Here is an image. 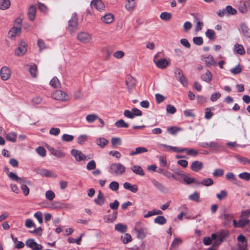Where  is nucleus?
Segmentation results:
<instances>
[{"instance_id":"f257e3e1","label":"nucleus","mask_w":250,"mask_h":250,"mask_svg":"<svg viewBox=\"0 0 250 250\" xmlns=\"http://www.w3.org/2000/svg\"><path fill=\"white\" fill-rule=\"evenodd\" d=\"M227 232L222 231L218 234L213 233L210 237H205L203 239L204 244L206 245H209L213 242V246H218L223 241V239L227 235Z\"/></svg>"},{"instance_id":"f03ea898","label":"nucleus","mask_w":250,"mask_h":250,"mask_svg":"<svg viewBox=\"0 0 250 250\" xmlns=\"http://www.w3.org/2000/svg\"><path fill=\"white\" fill-rule=\"evenodd\" d=\"M125 167L119 163H113L109 167V172L113 175H123L125 173Z\"/></svg>"},{"instance_id":"7ed1b4c3","label":"nucleus","mask_w":250,"mask_h":250,"mask_svg":"<svg viewBox=\"0 0 250 250\" xmlns=\"http://www.w3.org/2000/svg\"><path fill=\"white\" fill-rule=\"evenodd\" d=\"M134 229L137 232V238L140 239H144L148 233L146 228L142 226V222H137L135 225Z\"/></svg>"},{"instance_id":"20e7f679","label":"nucleus","mask_w":250,"mask_h":250,"mask_svg":"<svg viewBox=\"0 0 250 250\" xmlns=\"http://www.w3.org/2000/svg\"><path fill=\"white\" fill-rule=\"evenodd\" d=\"M78 18L77 14L73 13L71 19L68 21L67 29L70 33H74L78 29Z\"/></svg>"},{"instance_id":"39448f33","label":"nucleus","mask_w":250,"mask_h":250,"mask_svg":"<svg viewBox=\"0 0 250 250\" xmlns=\"http://www.w3.org/2000/svg\"><path fill=\"white\" fill-rule=\"evenodd\" d=\"M51 96L54 99L63 102L69 101L70 100V96L61 90L54 91L52 93Z\"/></svg>"},{"instance_id":"423d86ee","label":"nucleus","mask_w":250,"mask_h":250,"mask_svg":"<svg viewBox=\"0 0 250 250\" xmlns=\"http://www.w3.org/2000/svg\"><path fill=\"white\" fill-rule=\"evenodd\" d=\"M77 39L83 43H88L92 40V35L86 32H81L77 34Z\"/></svg>"},{"instance_id":"0eeeda50","label":"nucleus","mask_w":250,"mask_h":250,"mask_svg":"<svg viewBox=\"0 0 250 250\" xmlns=\"http://www.w3.org/2000/svg\"><path fill=\"white\" fill-rule=\"evenodd\" d=\"M175 77L176 79L184 86H187L188 85V81L184 76L183 71L181 69L176 68L174 72Z\"/></svg>"},{"instance_id":"6e6552de","label":"nucleus","mask_w":250,"mask_h":250,"mask_svg":"<svg viewBox=\"0 0 250 250\" xmlns=\"http://www.w3.org/2000/svg\"><path fill=\"white\" fill-rule=\"evenodd\" d=\"M158 55L157 54L154 56L153 61L156 64V66L161 69L165 68L167 65L169 63V62L166 59H158Z\"/></svg>"},{"instance_id":"1a4fd4ad","label":"nucleus","mask_w":250,"mask_h":250,"mask_svg":"<svg viewBox=\"0 0 250 250\" xmlns=\"http://www.w3.org/2000/svg\"><path fill=\"white\" fill-rule=\"evenodd\" d=\"M25 244L27 247L32 249L33 250H41L42 248V246L41 245L37 243L33 239L27 240Z\"/></svg>"},{"instance_id":"9d476101","label":"nucleus","mask_w":250,"mask_h":250,"mask_svg":"<svg viewBox=\"0 0 250 250\" xmlns=\"http://www.w3.org/2000/svg\"><path fill=\"white\" fill-rule=\"evenodd\" d=\"M0 77L3 81H6L9 79L11 75L10 68L7 66H3L0 72Z\"/></svg>"},{"instance_id":"9b49d317","label":"nucleus","mask_w":250,"mask_h":250,"mask_svg":"<svg viewBox=\"0 0 250 250\" xmlns=\"http://www.w3.org/2000/svg\"><path fill=\"white\" fill-rule=\"evenodd\" d=\"M71 155L74 156L77 161H84L86 159V156L81 151L72 149L71 151Z\"/></svg>"},{"instance_id":"f8f14e48","label":"nucleus","mask_w":250,"mask_h":250,"mask_svg":"<svg viewBox=\"0 0 250 250\" xmlns=\"http://www.w3.org/2000/svg\"><path fill=\"white\" fill-rule=\"evenodd\" d=\"M21 28L20 27H13L8 33V38L11 40H15L16 36H19L21 33Z\"/></svg>"},{"instance_id":"ddd939ff","label":"nucleus","mask_w":250,"mask_h":250,"mask_svg":"<svg viewBox=\"0 0 250 250\" xmlns=\"http://www.w3.org/2000/svg\"><path fill=\"white\" fill-rule=\"evenodd\" d=\"M27 51L26 44L24 42H21L19 47L15 50V55L17 56H22Z\"/></svg>"},{"instance_id":"4468645a","label":"nucleus","mask_w":250,"mask_h":250,"mask_svg":"<svg viewBox=\"0 0 250 250\" xmlns=\"http://www.w3.org/2000/svg\"><path fill=\"white\" fill-rule=\"evenodd\" d=\"M7 175L12 180L17 182L19 184L27 182L26 178L19 177L16 174L13 172H8Z\"/></svg>"},{"instance_id":"2eb2a0df","label":"nucleus","mask_w":250,"mask_h":250,"mask_svg":"<svg viewBox=\"0 0 250 250\" xmlns=\"http://www.w3.org/2000/svg\"><path fill=\"white\" fill-rule=\"evenodd\" d=\"M192 15L193 16V18L196 22L195 30L196 31H199L201 30L204 26L203 22L200 21L202 18V16L198 14H192Z\"/></svg>"},{"instance_id":"dca6fc26","label":"nucleus","mask_w":250,"mask_h":250,"mask_svg":"<svg viewBox=\"0 0 250 250\" xmlns=\"http://www.w3.org/2000/svg\"><path fill=\"white\" fill-rule=\"evenodd\" d=\"M249 223L247 218H240L237 222L235 220H233V224L235 228H243Z\"/></svg>"},{"instance_id":"f3484780","label":"nucleus","mask_w":250,"mask_h":250,"mask_svg":"<svg viewBox=\"0 0 250 250\" xmlns=\"http://www.w3.org/2000/svg\"><path fill=\"white\" fill-rule=\"evenodd\" d=\"M126 84L129 89H132L136 85V80L131 75H127L125 81Z\"/></svg>"},{"instance_id":"a211bd4d","label":"nucleus","mask_w":250,"mask_h":250,"mask_svg":"<svg viewBox=\"0 0 250 250\" xmlns=\"http://www.w3.org/2000/svg\"><path fill=\"white\" fill-rule=\"evenodd\" d=\"M101 20L106 24H110L114 21V16L112 13H108L102 17Z\"/></svg>"},{"instance_id":"6ab92c4d","label":"nucleus","mask_w":250,"mask_h":250,"mask_svg":"<svg viewBox=\"0 0 250 250\" xmlns=\"http://www.w3.org/2000/svg\"><path fill=\"white\" fill-rule=\"evenodd\" d=\"M105 202V198L101 192V191L99 190L98 192V195L97 197L94 199V202L98 205L102 206L104 205Z\"/></svg>"},{"instance_id":"aec40b11","label":"nucleus","mask_w":250,"mask_h":250,"mask_svg":"<svg viewBox=\"0 0 250 250\" xmlns=\"http://www.w3.org/2000/svg\"><path fill=\"white\" fill-rule=\"evenodd\" d=\"M91 6L95 7L97 10H104L105 6L101 0H93L91 2Z\"/></svg>"},{"instance_id":"412c9836","label":"nucleus","mask_w":250,"mask_h":250,"mask_svg":"<svg viewBox=\"0 0 250 250\" xmlns=\"http://www.w3.org/2000/svg\"><path fill=\"white\" fill-rule=\"evenodd\" d=\"M203 167V163L199 161H193L191 165V169L194 171H198Z\"/></svg>"},{"instance_id":"4be33fe9","label":"nucleus","mask_w":250,"mask_h":250,"mask_svg":"<svg viewBox=\"0 0 250 250\" xmlns=\"http://www.w3.org/2000/svg\"><path fill=\"white\" fill-rule=\"evenodd\" d=\"M240 28L243 35L248 38L249 42H250V29L244 23L241 24Z\"/></svg>"},{"instance_id":"5701e85b","label":"nucleus","mask_w":250,"mask_h":250,"mask_svg":"<svg viewBox=\"0 0 250 250\" xmlns=\"http://www.w3.org/2000/svg\"><path fill=\"white\" fill-rule=\"evenodd\" d=\"M117 211H114L112 215H105L104 217V222L107 223H113L117 219Z\"/></svg>"},{"instance_id":"b1692460","label":"nucleus","mask_w":250,"mask_h":250,"mask_svg":"<svg viewBox=\"0 0 250 250\" xmlns=\"http://www.w3.org/2000/svg\"><path fill=\"white\" fill-rule=\"evenodd\" d=\"M38 173L42 176H45L46 177H56L57 175L52 173L49 170L46 169H41L38 172Z\"/></svg>"},{"instance_id":"393cba45","label":"nucleus","mask_w":250,"mask_h":250,"mask_svg":"<svg viewBox=\"0 0 250 250\" xmlns=\"http://www.w3.org/2000/svg\"><path fill=\"white\" fill-rule=\"evenodd\" d=\"M124 188L127 190H128L133 193H136L138 191V187L136 185H132L129 183L125 182L124 184Z\"/></svg>"},{"instance_id":"a878e982","label":"nucleus","mask_w":250,"mask_h":250,"mask_svg":"<svg viewBox=\"0 0 250 250\" xmlns=\"http://www.w3.org/2000/svg\"><path fill=\"white\" fill-rule=\"evenodd\" d=\"M27 182H24L22 184H20L21 185V189L23 192V193L25 196H27L29 193V188L27 187V185H30L31 182L27 179Z\"/></svg>"},{"instance_id":"bb28decb","label":"nucleus","mask_w":250,"mask_h":250,"mask_svg":"<svg viewBox=\"0 0 250 250\" xmlns=\"http://www.w3.org/2000/svg\"><path fill=\"white\" fill-rule=\"evenodd\" d=\"M201 79L203 81L207 83H209L212 80V75L209 71L207 70L201 76Z\"/></svg>"},{"instance_id":"cd10ccee","label":"nucleus","mask_w":250,"mask_h":250,"mask_svg":"<svg viewBox=\"0 0 250 250\" xmlns=\"http://www.w3.org/2000/svg\"><path fill=\"white\" fill-rule=\"evenodd\" d=\"M36 8L33 5H31L28 11V15L29 19L31 21H33L35 19L36 16Z\"/></svg>"},{"instance_id":"c85d7f7f","label":"nucleus","mask_w":250,"mask_h":250,"mask_svg":"<svg viewBox=\"0 0 250 250\" xmlns=\"http://www.w3.org/2000/svg\"><path fill=\"white\" fill-rule=\"evenodd\" d=\"M96 144L100 146L101 148H104L105 146H106L109 142L108 141L105 139L104 138H99L96 139L95 141Z\"/></svg>"},{"instance_id":"c756f323","label":"nucleus","mask_w":250,"mask_h":250,"mask_svg":"<svg viewBox=\"0 0 250 250\" xmlns=\"http://www.w3.org/2000/svg\"><path fill=\"white\" fill-rule=\"evenodd\" d=\"M132 171L134 172L135 174L140 175L144 176L145 175V172L142 169V168L138 165H134L131 167Z\"/></svg>"},{"instance_id":"7c9ffc66","label":"nucleus","mask_w":250,"mask_h":250,"mask_svg":"<svg viewBox=\"0 0 250 250\" xmlns=\"http://www.w3.org/2000/svg\"><path fill=\"white\" fill-rule=\"evenodd\" d=\"M148 151V150L147 148L144 147H138L136 148L135 151H132L130 152L129 155L130 156H133L137 154L146 152Z\"/></svg>"},{"instance_id":"2f4dec72","label":"nucleus","mask_w":250,"mask_h":250,"mask_svg":"<svg viewBox=\"0 0 250 250\" xmlns=\"http://www.w3.org/2000/svg\"><path fill=\"white\" fill-rule=\"evenodd\" d=\"M203 60L208 65H216L215 61H214L213 57L211 55H208V56L204 57Z\"/></svg>"},{"instance_id":"473e14b6","label":"nucleus","mask_w":250,"mask_h":250,"mask_svg":"<svg viewBox=\"0 0 250 250\" xmlns=\"http://www.w3.org/2000/svg\"><path fill=\"white\" fill-rule=\"evenodd\" d=\"M234 51L241 55H243L245 53V51L243 45L237 43L234 45Z\"/></svg>"},{"instance_id":"72a5a7b5","label":"nucleus","mask_w":250,"mask_h":250,"mask_svg":"<svg viewBox=\"0 0 250 250\" xmlns=\"http://www.w3.org/2000/svg\"><path fill=\"white\" fill-rule=\"evenodd\" d=\"M49 150L52 154L55 156L59 158H62L65 156V153L59 151L56 149H55L54 148L51 147L49 149Z\"/></svg>"},{"instance_id":"f704fd0d","label":"nucleus","mask_w":250,"mask_h":250,"mask_svg":"<svg viewBox=\"0 0 250 250\" xmlns=\"http://www.w3.org/2000/svg\"><path fill=\"white\" fill-rule=\"evenodd\" d=\"M239 10L242 13H246L248 11L247 3H246V0L245 1H242L240 2L239 4Z\"/></svg>"},{"instance_id":"c9c22d12","label":"nucleus","mask_w":250,"mask_h":250,"mask_svg":"<svg viewBox=\"0 0 250 250\" xmlns=\"http://www.w3.org/2000/svg\"><path fill=\"white\" fill-rule=\"evenodd\" d=\"M10 6V1L9 0H0V9L4 10H6Z\"/></svg>"},{"instance_id":"e433bc0d","label":"nucleus","mask_w":250,"mask_h":250,"mask_svg":"<svg viewBox=\"0 0 250 250\" xmlns=\"http://www.w3.org/2000/svg\"><path fill=\"white\" fill-rule=\"evenodd\" d=\"M115 229L119 232L124 233L127 230V226L121 223L115 225Z\"/></svg>"},{"instance_id":"4c0bfd02","label":"nucleus","mask_w":250,"mask_h":250,"mask_svg":"<svg viewBox=\"0 0 250 250\" xmlns=\"http://www.w3.org/2000/svg\"><path fill=\"white\" fill-rule=\"evenodd\" d=\"M51 86L55 88H59L61 87V83L57 77H54L50 82Z\"/></svg>"},{"instance_id":"58836bf2","label":"nucleus","mask_w":250,"mask_h":250,"mask_svg":"<svg viewBox=\"0 0 250 250\" xmlns=\"http://www.w3.org/2000/svg\"><path fill=\"white\" fill-rule=\"evenodd\" d=\"M163 213L162 211L160 210L153 209L148 211V212L144 215L145 218H148L152 215H161Z\"/></svg>"},{"instance_id":"ea45409f","label":"nucleus","mask_w":250,"mask_h":250,"mask_svg":"<svg viewBox=\"0 0 250 250\" xmlns=\"http://www.w3.org/2000/svg\"><path fill=\"white\" fill-rule=\"evenodd\" d=\"M135 6V0H127L125 7L128 11L132 10Z\"/></svg>"},{"instance_id":"a19ab883","label":"nucleus","mask_w":250,"mask_h":250,"mask_svg":"<svg viewBox=\"0 0 250 250\" xmlns=\"http://www.w3.org/2000/svg\"><path fill=\"white\" fill-rule=\"evenodd\" d=\"M29 72L32 77L34 78L37 77L38 75L37 66L35 64H33L32 65H31L29 68Z\"/></svg>"},{"instance_id":"79ce46f5","label":"nucleus","mask_w":250,"mask_h":250,"mask_svg":"<svg viewBox=\"0 0 250 250\" xmlns=\"http://www.w3.org/2000/svg\"><path fill=\"white\" fill-rule=\"evenodd\" d=\"M115 125L118 128H127L128 127V124L125 123L123 120L121 119L117 121L115 124Z\"/></svg>"},{"instance_id":"37998d69","label":"nucleus","mask_w":250,"mask_h":250,"mask_svg":"<svg viewBox=\"0 0 250 250\" xmlns=\"http://www.w3.org/2000/svg\"><path fill=\"white\" fill-rule=\"evenodd\" d=\"M160 18L163 20L166 21H169L171 18V14L170 13L167 12H162L160 16Z\"/></svg>"},{"instance_id":"c03bdc74","label":"nucleus","mask_w":250,"mask_h":250,"mask_svg":"<svg viewBox=\"0 0 250 250\" xmlns=\"http://www.w3.org/2000/svg\"><path fill=\"white\" fill-rule=\"evenodd\" d=\"M151 182L153 186H155L158 189L163 192L165 191V188L163 187V186L156 180L152 179L151 180Z\"/></svg>"},{"instance_id":"a18cd8bd","label":"nucleus","mask_w":250,"mask_h":250,"mask_svg":"<svg viewBox=\"0 0 250 250\" xmlns=\"http://www.w3.org/2000/svg\"><path fill=\"white\" fill-rule=\"evenodd\" d=\"M235 157L239 162L244 165H246L247 164H250V160L247 158L242 157L240 155H235Z\"/></svg>"},{"instance_id":"49530a36","label":"nucleus","mask_w":250,"mask_h":250,"mask_svg":"<svg viewBox=\"0 0 250 250\" xmlns=\"http://www.w3.org/2000/svg\"><path fill=\"white\" fill-rule=\"evenodd\" d=\"M225 10L226 12L227 16H229V15H235L237 12L235 9L232 8L231 6L229 5L227 6L226 7Z\"/></svg>"},{"instance_id":"de8ad7c7","label":"nucleus","mask_w":250,"mask_h":250,"mask_svg":"<svg viewBox=\"0 0 250 250\" xmlns=\"http://www.w3.org/2000/svg\"><path fill=\"white\" fill-rule=\"evenodd\" d=\"M228 196V192L225 190H222L220 193L216 194V197L219 200H222Z\"/></svg>"},{"instance_id":"09e8293b","label":"nucleus","mask_w":250,"mask_h":250,"mask_svg":"<svg viewBox=\"0 0 250 250\" xmlns=\"http://www.w3.org/2000/svg\"><path fill=\"white\" fill-rule=\"evenodd\" d=\"M166 221V219L163 216H159L154 219V222L159 225H164Z\"/></svg>"},{"instance_id":"8fccbe9b","label":"nucleus","mask_w":250,"mask_h":250,"mask_svg":"<svg viewBox=\"0 0 250 250\" xmlns=\"http://www.w3.org/2000/svg\"><path fill=\"white\" fill-rule=\"evenodd\" d=\"M121 239L124 244H127L132 241L131 235L128 233H125L121 237Z\"/></svg>"},{"instance_id":"3c124183","label":"nucleus","mask_w":250,"mask_h":250,"mask_svg":"<svg viewBox=\"0 0 250 250\" xmlns=\"http://www.w3.org/2000/svg\"><path fill=\"white\" fill-rule=\"evenodd\" d=\"M25 226L27 228H36L35 223L31 219H27L25 220Z\"/></svg>"},{"instance_id":"603ef678","label":"nucleus","mask_w":250,"mask_h":250,"mask_svg":"<svg viewBox=\"0 0 250 250\" xmlns=\"http://www.w3.org/2000/svg\"><path fill=\"white\" fill-rule=\"evenodd\" d=\"M224 173V170L221 168L215 169L212 174L214 177H221L223 175Z\"/></svg>"},{"instance_id":"864d4df0","label":"nucleus","mask_w":250,"mask_h":250,"mask_svg":"<svg viewBox=\"0 0 250 250\" xmlns=\"http://www.w3.org/2000/svg\"><path fill=\"white\" fill-rule=\"evenodd\" d=\"M6 139L11 142H15L17 139V135L13 132L10 133L6 135Z\"/></svg>"},{"instance_id":"5fc2aeb1","label":"nucleus","mask_w":250,"mask_h":250,"mask_svg":"<svg viewBox=\"0 0 250 250\" xmlns=\"http://www.w3.org/2000/svg\"><path fill=\"white\" fill-rule=\"evenodd\" d=\"M230 71L233 74L236 75L239 74L242 71V67L239 64L236 66L235 67L231 68Z\"/></svg>"},{"instance_id":"6e6d98bb","label":"nucleus","mask_w":250,"mask_h":250,"mask_svg":"<svg viewBox=\"0 0 250 250\" xmlns=\"http://www.w3.org/2000/svg\"><path fill=\"white\" fill-rule=\"evenodd\" d=\"M119 187V183L117 182L113 181L109 184V188L113 191H116L118 190Z\"/></svg>"},{"instance_id":"4d7b16f0","label":"nucleus","mask_w":250,"mask_h":250,"mask_svg":"<svg viewBox=\"0 0 250 250\" xmlns=\"http://www.w3.org/2000/svg\"><path fill=\"white\" fill-rule=\"evenodd\" d=\"M205 35L210 40H213L214 39L215 32L213 30L208 29L205 33Z\"/></svg>"},{"instance_id":"13d9d810","label":"nucleus","mask_w":250,"mask_h":250,"mask_svg":"<svg viewBox=\"0 0 250 250\" xmlns=\"http://www.w3.org/2000/svg\"><path fill=\"white\" fill-rule=\"evenodd\" d=\"M238 176L240 178L246 181H249L250 179V173L249 172H245L241 173Z\"/></svg>"},{"instance_id":"bf43d9fd","label":"nucleus","mask_w":250,"mask_h":250,"mask_svg":"<svg viewBox=\"0 0 250 250\" xmlns=\"http://www.w3.org/2000/svg\"><path fill=\"white\" fill-rule=\"evenodd\" d=\"M55 197V195L52 190H48L45 193V197L49 201H52Z\"/></svg>"},{"instance_id":"052dcab7","label":"nucleus","mask_w":250,"mask_h":250,"mask_svg":"<svg viewBox=\"0 0 250 250\" xmlns=\"http://www.w3.org/2000/svg\"><path fill=\"white\" fill-rule=\"evenodd\" d=\"M98 118V117L96 114H89L86 117V120L89 123H92Z\"/></svg>"},{"instance_id":"680f3d73","label":"nucleus","mask_w":250,"mask_h":250,"mask_svg":"<svg viewBox=\"0 0 250 250\" xmlns=\"http://www.w3.org/2000/svg\"><path fill=\"white\" fill-rule=\"evenodd\" d=\"M96 165L95 161L91 160L86 165V168L88 170L95 169L96 168Z\"/></svg>"},{"instance_id":"e2e57ef3","label":"nucleus","mask_w":250,"mask_h":250,"mask_svg":"<svg viewBox=\"0 0 250 250\" xmlns=\"http://www.w3.org/2000/svg\"><path fill=\"white\" fill-rule=\"evenodd\" d=\"M223 216L226 224L230 223L231 219L234 217L233 215L231 214H224Z\"/></svg>"},{"instance_id":"0e129e2a","label":"nucleus","mask_w":250,"mask_h":250,"mask_svg":"<svg viewBox=\"0 0 250 250\" xmlns=\"http://www.w3.org/2000/svg\"><path fill=\"white\" fill-rule=\"evenodd\" d=\"M205 186H210L213 185V181L211 178H207L203 180V181L200 183Z\"/></svg>"},{"instance_id":"69168bd1","label":"nucleus","mask_w":250,"mask_h":250,"mask_svg":"<svg viewBox=\"0 0 250 250\" xmlns=\"http://www.w3.org/2000/svg\"><path fill=\"white\" fill-rule=\"evenodd\" d=\"M193 42L195 44L200 45L203 44V40L201 37H196L193 38Z\"/></svg>"},{"instance_id":"338daca9","label":"nucleus","mask_w":250,"mask_h":250,"mask_svg":"<svg viewBox=\"0 0 250 250\" xmlns=\"http://www.w3.org/2000/svg\"><path fill=\"white\" fill-rule=\"evenodd\" d=\"M36 152L42 157H44L46 154V150L42 146L38 147L36 149Z\"/></svg>"},{"instance_id":"774afa93","label":"nucleus","mask_w":250,"mask_h":250,"mask_svg":"<svg viewBox=\"0 0 250 250\" xmlns=\"http://www.w3.org/2000/svg\"><path fill=\"white\" fill-rule=\"evenodd\" d=\"M125 56V53L122 50L117 51L113 53V56L117 59H121Z\"/></svg>"}]
</instances>
